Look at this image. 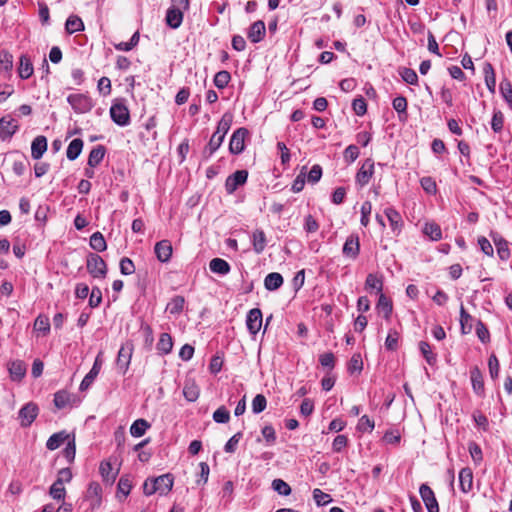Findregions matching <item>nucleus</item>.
<instances>
[{
    "label": "nucleus",
    "mask_w": 512,
    "mask_h": 512,
    "mask_svg": "<svg viewBox=\"0 0 512 512\" xmlns=\"http://www.w3.org/2000/svg\"><path fill=\"white\" fill-rule=\"evenodd\" d=\"M473 317L465 310L464 306L460 307V328L461 333L466 335L472 331L473 328Z\"/></svg>",
    "instance_id": "nucleus-33"
},
{
    "label": "nucleus",
    "mask_w": 512,
    "mask_h": 512,
    "mask_svg": "<svg viewBox=\"0 0 512 512\" xmlns=\"http://www.w3.org/2000/svg\"><path fill=\"white\" fill-rule=\"evenodd\" d=\"M18 130V125L14 119L7 120L5 117L0 119V138L5 141L10 139Z\"/></svg>",
    "instance_id": "nucleus-21"
},
{
    "label": "nucleus",
    "mask_w": 512,
    "mask_h": 512,
    "mask_svg": "<svg viewBox=\"0 0 512 512\" xmlns=\"http://www.w3.org/2000/svg\"><path fill=\"white\" fill-rule=\"evenodd\" d=\"M100 474L103 478V480L109 484H112L117 476V471H113V467L110 462H101L99 467Z\"/></svg>",
    "instance_id": "nucleus-40"
},
{
    "label": "nucleus",
    "mask_w": 512,
    "mask_h": 512,
    "mask_svg": "<svg viewBox=\"0 0 512 512\" xmlns=\"http://www.w3.org/2000/svg\"><path fill=\"white\" fill-rule=\"evenodd\" d=\"M249 131L245 127L236 129L229 142V152L234 155L241 154L245 149V138L248 136Z\"/></svg>",
    "instance_id": "nucleus-4"
},
{
    "label": "nucleus",
    "mask_w": 512,
    "mask_h": 512,
    "mask_svg": "<svg viewBox=\"0 0 512 512\" xmlns=\"http://www.w3.org/2000/svg\"><path fill=\"white\" fill-rule=\"evenodd\" d=\"M12 67L13 56L7 51H2L0 53V71L8 72Z\"/></svg>",
    "instance_id": "nucleus-59"
},
{
    "label": "nucleus",
    "mask_w": 512,
    "mask_h": 512,
    "mask_svg": "<svg viewBox=\"0 0 512 512\" xmlns=\"http://www.w3.org/2000/svg\"><path fill=\"white\" fill-rule=\"evenodd\" d=\"M231 80V75L228 71L222 70L216 73L213 82L218 89H224Z\"/></svg>",
    "instance_id": "nucleus-45"
},
{
    "label": "nucleus",
    "mask_w": 512,
    "mask_h": 512,
    "mask_svg": "<svg viewBox=\"0 0 512 512\" xmlns=\"http://www.w3.org/2000/svg\"><path fill=\"white\" fill-rule=\"evenodd\" d=\"M252 245H253V250L256 254H261L264 251V249L267 245V240H266V235L263 230L256 229L252 233Z\"/></svg>",
    "instance_id": "nucleus-27"
},
{
    "label": "nucleus",
    "mask_w": 512,
    "mask_h": 512,
    "mask_svg": "<svg viewBox=\"0 0 512 512\" xmlns=\"http://www.w3.org/2000/svg\"><path fill=\"white\" fill-rule=\"evenodd\" d=\"M105 153L106 148L103 145H97L94 147L88 156V166L91 168L98 166L102 162Z\"/></svg>",
    "instance_id": "nucleus-28"
},
{
    "label": "nucleus",
    "mask_w": 512,
    "mask_h": 512,
    "mask_svg": "<svg viewBox=\"0 0 512 512\" xmlns=\"http://www.w3.org/2000/svg\"><path fill=\"white\" fill-rule=\"evenodd\" d=\"M185 298L183 296H174L166 306V310L172 315L180 314L184 309Z\"/></svg>",
    "instance_id": "nucleus-39"
},
{
    "label": "nucleus",
    "mask_w": 512,
    "mask_h": 512,
    "mask_svg": "<svg viewBox=\"0 0 512 512\" xmlns=\"http://www.w3.org/2000/svg\"><path fill=\"white\" fill-rule=\"evenodd\" d=\"M154 252L157 259L162 262H168L172 255V245L168 240H161L155 244Z\"/></svg>",
    "instance_id": "nucleus-19"
},
{
    "label": "nucleus",
    "mask_w": 512,
    "mask_h": 512,
    "mask_svg": "<svg viewBox=\"0 0 512 512\" xmlns=\"http://www.w3.org/2000/svg\"><path fill=\"white\" fill-rule=\"evenodd\" d=\"M73 395L66 390H59L54 394V405L57 409H64L71 404Z\"/></svg>",
    "instance_id": "nucleus-34"
},
{
    "label": "nucleus",
    "mask_w": 512,
    "mask_h": 512,
    "mask_svg": "<svg viewBox=\"0 0 512 512\" xmlns=\"http://www.w3.org/2000/svg\"><path fill=\"white\" fill-rule=\"evenodd\" d=\"M419 349L429 365H434L436 363L437 356L432 352V348L428 342L421 341L419 343Z\"/></svg>",
    "instance_id": "nucleus-44"
},
{
    "label": "nucleus",
    "mask_w": 512,
    "mask_h": 512,
    "mask_svg": "<svg viewBox=\"0 0 512 512\" xmlns=\"http://www.w3.org/2000/svg\"><path fill=\"white\" fill-rule=\"evenodd\" d=\"M399 333L395 329H390L385 340V347L389 351H395L398 348Z\"/></svg>",
    "instance_id": "nucleus-49"
},
{
    "label": "nucleus",
    "mask_w": 512,
    "mask_h": 512,
    "mask_svg": "<svg viewBox=\"0 0 512 512\" xmlns=\"http://www.w3.org/2000/svg\"><path fill=\"white\" fill-rule=\"evenodd\" d=\"M87 270L94 278H105L107 275V265L103 258L98 254L91 253L87 256Z\"/></svg>",
    "instance_id": "nucleus-3"
},
{
    "label": "nucleus",
    "mask_w": 512,
    "mask_h": 512,
    "mask_svg": "<svg viewBox=\"0 0 512 512\" xmlns=\"http://www.w3.org/2000/svg\"><path fill=\"white\" fill-rule=\"evenodd\" d=\"M495 246H496V249H497V254L499 256V258L503 261L505 260H508L511 253H510V249H509V246H508V241L505 240L500 234L498 233H494L492 232L490 234Z\"/></svg>",
    "instance_id": "nucleus-17"
},
{
    "label": "nucleus",
    "mask_w": 512,
    "mask_h": 512,
    "mask_svg": "<svg viewBox=\"0 0 512 512\" xmlns=\"http://www.w3.org/2000/svg\"><path fill=\"white\" fill-rule=\"evenodd\" d=\"M34 329L47 334L50 331V321L46 316L39 315L34 322Z\"/></svg>",
    "instance_id": "nucleus-58"
},
{
    "label": "nucleus",
    "mask_w": 512,
    "mask_h": 512,
    "mask_svg": "<svg viewBox=\"0 0 512 512\" xmlns=\"http://www.w3.org/2000/svg\"><path fill=\"white\" fill-rule=\"evenodd\" d=\"M360 252V242L357 235H350L342 248V253L345 257L356 259Z\"/></svg>",
    "instance_id": "nucleus-14"
},
{
    "label": "nucleus",
    "mask_w": 512,
    "mask_h": 512,
    "mask_svg": "<svg viewBox=\"0 0 512 512\" xmlns=\"http://www.w3.org/2000/svg\"><path fill=\"white\" fill-rule=\"evenodd\" d=\"M248 172L246 170H237L229 175L225 181V190L228 194H233L239 186L247 182Z\"/></svg>",
    "instance_id": "nucleus-7"
},
{
    "label": "nucleus",
    "mask_w": 512,
    "mask_h": 512,
    "mask_svg": "<svg viewBox=\"0 0 512 512\" xmlns=\"http://www.w3.org/2000/svg\"><path fill=\"white\" fill-rule=\"evenodd\" d=\"M75 454H76L75 436L72 435V438L66 443V447L63 450V455L69 463H72L75 459Z\"/></svg>",
    "instance_id": "nucleus-55"
},
{
    "label": "nucleus",
    "mask_w": 512,
    "mask_h": 512,
    "mask_svg": "<svg viewBox=\"0 0 512 512\" xmlns=\"http://www.w3.org/2000/svg\"><path fill=\"white\" fill-rule=\"evenodd\" d=\"M173 341L168 333H162L157 343V350L160 354L166 355L172 351Z\"/></svg>",
    "instance_id": "nucleus-38"
},
{
    "label": "nucleus",
    "mask_w": 512,
    "mask_h": 512,
    "mask_svg": "<svg viewBox=\"0 0 512 512\" xmlns=\"http://www.w3.org/2000/svg\"><path fill=\"white\" fill-rule=\"evenodd\" d=\"M500 93L508 106L512 109V85L509 81H502L500 84Z\"/></svg>",
    "instance_id": "nucleus-53"
},
{
    "label": "nucleus",
    "mask_w": 512,
    "mask_h": 512,
    "mask_svg": "<svg viewBox=\"0 0 512 512\" xmlns=\"http://www.w3.org/2000/svg\"><path fill=\"white\" fill-rule=\"evenodd\" d=\"M374 165L375 164L372 158H367L363 161L355 176V182L360 188L366 186L373 177Z\"/></svg>",
    "instance_id": "nucleus-5"
},
{
    "label": "nucleus",
    "mask_w": 512,
    "mask_h": 512,
    "mask_svg": "<svg viewBox=\"0 0 512 512\" xmlns=\"http://www.w3.org/2000/svg\"><path fill=\"white\" fill-rule=\"evenodd\" d=\"M267 400L263 394H257L252 400V411L259 414L266 409Z\"/></svg>",
    "instance_id": "nucleus-52"
},
{
    "label": "nucleus",
    "mask_w": 512,
    "mask_h": 512,
    "mask_svg": "<svg viewBox=\"0 0 512 512\" xmlns=\"http://www.w3.org/2000/svg\"><path fill=\"white\" fill-rule=\"evenodd\" d=\"M272 488L282 496H288L291 494V487L282 479H274L272 481Z\"/></svg>",
    "instance_id": "nucleus-48"
},
{
    "label": "nucleus",
    "mask_w": 512,
    "mask_h": 512,
    "mask_svg": "<svg viewBox=\"0 0 512 512\" xmlns=\"http://www.w3.org/2000/svg\"><path fill=\"white\" fill-rule=\"evenodd\" d=\"M377 309L380 313H383L384 318L388 320L392 314L393 305L392 301L387 298L383 293L380 294Z\"/></svg>",
    "instance_id": "nucleus-37"
},
{
    "label": "nucleus",
    "mask_w": 512,
    "mask_h": 512,
    "mask_svg": "<svg viewBox=\"0 0 512 512\" xmlns=\"http://www.w3.org/2000/svg\"><path fill=\"white\" fill-rule=\"evenodd\" d=\"M124 99H116L110 107V117L118 126L125 127L131 122L130 112Z\"/></svg>",
    "instance_id": "nucleus-1"
},
{
    "label": "nucleus",
    "mask_w": 512,
    "mask_h": 512,
    "mask_svg": "<svg viewBox=\"0 0 512 512\" xmlns=\"http://www.w3.org/2000/svg\"><path fill=\"white\" fill-rule=\"evenodd\" d=\"M375 427V423L372 419H370L367 415H363L357 424V430L360 432H369L371 433Z\"/></svg>",
    "instance_id": "nucleus-60"
},
{
    "label": "nucleus",
    "mask_w": 512,
    "mask_h": 512,
    "mask_svg": "<svg viewBox=\"0 0 512 512\" xmlns=\"http://www.w3.org/2000/svg\"><path fill=\"white\" fill-rule=\"evenodd\" d=\"M90 246L97 252H103L107 248V244L103 234L99 231L93 233L90 237Z\"/></svg>",
    "instance_id": "nucleus-42"
},
{
    "label": "nucleus",
    "mask_w": 512,
    "mask_h": 512,
    "mask_svg": "<svg viewBox=\"0 0 512 512\" xmlns=\"http://www.w3.org/2000/svg\"><path fill=\"white\" fill-rule=\"evenodd\" d=\"M483 72H484L485 84H486L488 90L491 93H494L495 87H496V77H495V72H494V68H493L492 64L485 63Z\"/></svg>",
    "instance_id": "nucleus-36"
},
{
    "label": "nucleus",
    "mask_w": 512,
    "mask_h": 512,
    "mask_svg": "<svg viewBox=\"0 0 512 512\" xmlns=\"http://www.w3.org/2000/svg\"><path fill=\"white\" fill-rule=\"evenodd\" d=\"M133 352V345L126 343L122 345L118 351L116 365L122 374H125L129 368Z\"/></svg>",
    "instance_id": "nucleus-8"
},
{
    "label": "nucleus",
    "mask_w": 512,
    "mask_h": 512,
    "mask_svg": "<svg viewBox=\"0 0 512 512\" xmlns=\"http://www.w3.org/2000/svg\"><path fill=\"white\" fill-rule=\"evenodd\" d=\"M400 76L406 83L410 85H416L418 83V76L416 72L411 68H403L400 71Z\"/></svg>",
    "instance_id": "nucleus-63"
},
{
    "label": "nucleus",
    "mask_w": 512,
    "mask_h": 512,
    "mask_svg": "<svg viewBox=\"0 0 512 512\" xmlns=\"http://www.w3.org/2000/svg\"><path fill=\"white\" fill-rule=\"evenodd\" d=\"M153 485L157 487V493L166 495L173 487V478L170 474H164L153 479Z\"/></svg>",
    "instance_id": "nucleus-22"
},
{
    "label": "nucleus",
    "mask_w": 512,
    "mask_h": 512,
    "mask_svg": "<svg viewBox=\"0 0 512 512\" xmlns=\"http://www.w3.org/2000/svg\"><path fill=\"white\" fill-rule=\"evenodd\" d=\"M266 34V26L264 21L257 20L251 24L248 29L247 37L252 43H259Z\"/></svg>",
    "instance_id": "nucleus-15"
},
{
    "label": "nucleus",
    "mask_w": 512,
    "mask_h": 512,
    "mask_svg": "<svg viewBox=\"0 0 512 512\" xmlns=\"http://www.w3.org/2000/svg\"><path fill=\"white\" fill-rule=\"evenodd\" d=\"M352 108L356 115L363 116L367 112V104L362 96L355 98L352 102Z\"/></svg>",
    "instance_id": "nucleus-64"
},
{
    "label": "nucleus",
    "mask_w": 512,
    "mask_h": 512,
    "mask_svg": "<svg viewBox=\"0 0 512 512\" xmlns=\"http://www.w3.org/2000/svg\"><path fill=\"white\" fill-rule=\"evenodd\" d=\"M132 483L129 476H122L117 485L118 493H121L123 497H127L131 491Z\"/></svg>",
    "instance_id": "nucleus-61"
},
{
    "label": "nucleus",
    "mask_w": 512,
    "mask_h": 512,
    "mask_svg": "<svg viewBox=\"0 0 512 512\" xmlns=\"http://www.w3.org/2000/svg\"><path fill=\"white\" fill-rule=\"evenodd\" d=\"M419 493L428 512H439L438 501L433 490L427 484L420 486Z\"/></svg>",
    "instance_id": "nucleus-10"
},
{
    "label": "nucleus",
    "mask_w": 512,
    "mask_h": 512,
    "mask_svg": "<svg viewBox=\"0 0 512 512\" xmlns=\"http://www.w3.org/2000/svg\"><path fill=\"white\" fill-rule=\"evenodd\" d=\"M8 371H9L11 380L19 382L25 377L27 367H26V364L24 363V361L14 360V361L9 362Z\"/></svg>",
    "instance_id": "nucleus-18"
},
{
    "label": "nucleus",
    "mask_w": 512,
    "mask_h": 512,
    "mask_svg": "<svg viewBox=\"0 0 512 512\" xmlns=\"http://www.w3.org/2000/svg\"><path fill=\"white\" fill-rule=\"evenodd\" d=\"M65 30L68 34H73L84 30L82 19L76 15H70L65 23Z\"/></svg>",
    "instance_id": "nucleus-35"
},
{
    "label": "nucleus",
    "mask_w": 512,
    "mask_h": 512,
    "mask_svg": "<svg viewBox=\"0 0 512 512\" xmlns=\"http://www.w3.org/2000/svg\"><path fill=\"white\" fill-rule=\"evenodd\" d=\"M85 498L90 503L92 509L98 508L102 500V488L97 482H90L85 494Z\"/></svg>",
    "instance_id": "nucleus-13"
},
{
    "label": "nucleus",
    "mask_w": 512,
    "mask_h": 512,
    "mask_svg": "<svg viewBox=\"0 0 512 512\" xmlns=\"http://www.w3.org/2000/svg\"><path fill=\"white\" fill-rule=\"evenodd\" d=\"M283 281V277L280 273L272 272L265 277L264 286L269 291H275L282 286Z\"/></svg>",
    "instance_id": "nucleus-31"
},
{
    "label": "nucleus",
    "mask_w": 512,
    "mask_h": 512,
    "mask_svg": "<svg viewBox=\"0 0 512 512\" xmlns=\"http://www.w3.org/2000/svg\"><path fill=\"white\" fill-rule=\"evenodd\" d=\"M83 140L80 138L73 139L66 150V156L70 161L76 160L82 152Z\"/></svg>",
    "instance_id": "nucleus-32"
},
{
    "label": "nucleus",
    "mask_w": 512,
    "mask_h": 512,
    "mask_svg": "<svg viewBox=\"0 0 512 512\" xmlns=\"http://www.w3.org/2000/svg\"><path fill=\"white\" fill-rule=\"evenodd\" d=\"M470 378L472 383L473 391L479 395H484V381L481 370L475 366L470 370Z\"/></svg>",
    "instance_id": "nucleus-23"
},
{
    "label": "nucleus",
    "mask_w": 512,
    "mask_h": 512,
    "mask_svg": "<svg viewBox=\"0 0 512 512\" xmlns=\"http://www.w3.org/2000/svg\"><path fill=\"white\" fill-rule=\"evenodd\" d=\"M262 312L258 308L251 309L246 317L247 329L252 335H256L262 326Z\"/></svg>",
    "instance_id": "nucleus-12"
},
{
    "label": "nucleus",
    "mask_w": 512,
    "mask_h": 512,
    "mask_svg": "<svg viewBox=\"0 0 512 512\" xmlns=\"http://www.w3.org/2000/svg\"><path fill=\"white\" fill-rule=\"evenodd\" d=\"M120 272L123 275H132L135 272V265L128 257H123L119 263Z\"/></svg>",
    "instance_id": "nucleus-62"
},
{
    "label": "nucleus",
    "mask_w": 512,
    "mask_h": 512,
    "mask_svg": "<svg viewBox=\"0 0 512 512\" xmlns=\"http://www.w3.org/2000/svg\"><path fill=\"white\" fill-rule=\"evenodd\" d=\"M365 288L376 289L378 292H381L383 288V282L377 275L370 273L366 277Z\"/></svg>",
    "instance_id": "nucleus-50"
},
{
    "label": "nucleus",
    "mask_w": 512,
    "mask_h": 512,
    "mask_svg": "<svg viewBox=\"0 0 512 512\" xmlns=\"http://www.w3.org/2000/svg\"><path fill=\"white\" fill-rule=\"evenodd\" d=\"M102 366V361L100 360V355H98L94 361V364L91 368V370L85 375L82 382L80 383L79 389L81 391L87 390L92 383L94 382L95 378L98 376Z\"/></svg>",
    "instance_id": "nucleus-16"
},
{
    "label": "nucleus",
    "mask_w": 512,
    "mask_h": 512,
    "mask_svg": "<svg viewBox=\"0 0 512 512\" xmlns=\"http://www.w3.org/2000/svg\"><path fill=\"white\" fill-rule=\"evenodd\" d=\"M476 335L482 343H488L490 341L489 330L481 320H477L476 322Z\"/></svg>",
    "instance_id": "nucleus-56"
},
{
    "label": "nucleus",
    "mask_w": 512,
    "mask_h": 512,
    "mask_svg": "<svg viewBox=\"0 0 512 512\" xmlns=\"http://www.w3.org/2000/svg\"><path fill=\"white\" fill-rule=\"evenodd\" d=\"M210 270L219 275H227L230 270V264L222 258H213L209 263Z\"/></svg>",
    "instance_id": "nucleus-29"
},
{
    "label": "nucleus",
    "mask_w": 512,
    "mask_h": 512,
    "mask_svg": "<svg viewBox=\"0 0 512 512\" xmlns=\"http://www.w3.org/2000/svg\"><path fill=\"white\" fill-rule=\"evenodd\" d=\"M459 486L462 492L467 493L473 486V473L468 467L462 468L459 472Z\"/></svg>",
    "instance_id": "nucleus-26"
},
{
    "label": "nucleus",
    "mask_w": 512,
    "mask_h": 512,
    "mask_svg": "<svg viewBox=\"0 0 512 512\" xmlns=\"http://www.w3.org/2000/svg\"><path fill=\"white\" fill-rule=\"evenodd\" d=\"M47 150V139L45 136H37L31 144V156L33 159H40Z\"/></svg>",
    "instance_id": "nucleus-25"
},
{
    "label": "nucleus",
    "mask_w": 512,
    "mask_h": 512,
    "mask_svg": "<svg viewBox=\"0 0 512 512\" xmlns=\"http://www.w3.org/2000/svg\"><path fill=\"white\" fill-rule=\"evenodd\" d=\"M67 102L71 105L72 109L78 114L88 113L92 110L94 102L87 94L77 93L70 94L67 97Z\"/></svg>",
    "instance_id": "nucleus-2"
},
{
    "label": "nucleus",
    "mask_w": 512,
    "mask_h": 512,
    "mask_svg": "<svg viewBox=\"0 0 512 512\" xmlns=\"http://www.w3.org/2000/svg\"><path fill=\"white\" fill-rule=\"evenodd\" d=\"M359 154V148L356 145L351 144L345 148L343 157L348 164H351L359 157Z\"/></svg>",
    "instance_id": "nucleus-57"
},
{
    "label": "nucleus",
    "mask_w": 512,
    "mask_h": 512,
    "mask_svg": "<svg viewBox=\"0 0 512 512\" xmlns=\"http://www.w3.org/2000/svg\"><path fill=\"white\" fill-rule=\"evenodd\" d=\"M49 495L57 501H63L66 496V489L63 484L59 485L58 482H54L49 489Z\"/></svg>",
    "instance_id": "nucleus-47"
},
{
    "label": "nucleus",
    "mask_w": 512,
    "mask_h": 512,
    "mask_svg": "<svg viewBox=\"0 0 512 512\" xmlns=\"http://www.w3.org/2000/svg\"><path fill=\"white\" fill-rule=\"evenodd\" d=\"M188 9H180L174 5H171L166 12L165 22L171 29H177L183 22L184 12Z\"/></svg>",
    "instance_id": "nucleus-9"
},
{
    "label": "nucleus",
    "mask_w": 512,
    "mask_h": 512,
    "mask_svg": "<svg viewBox=\"0 0 512 512\" xmlns=\"http://www.w3.org/2000/svg\"><path fill=\"white\" fill-rule=\"evenodd\" d=\"M233 121V116L229 113L223 114L222 118L218 122L217 129L213 133L215 135H218L221 139L224 140L227 132L229 131L231 124Z\"/></svg>",
    "instance_id": "nucleus-30"
},
{
    "label": "nucleus",
    "mask_w": 512,
    "mask_h": 512,
    "mask_svg": "<svg viewBox=\"0 0 512 512\" xmlns=\"http://www.w3.org/2000/svg\"><path fill=\"white\" fill-rule=\"evenodd\" d=\"M199 388L194 382H186L183 388V395L189 402H194L199 397Z\"/></svg>",
    "instance_id": "nucleus-43"
},
{
    "label": "nucleus",
    "mask_w": 512,
    "mask_h": 512,
    "mask_svg": "<svg viewBox=\"0 0 512 512\" xmlns=\"http://www.w3.org/2000/svg\"><path fill=\"white\" fill-rule=\"evenodd\" d=\"M504 126V115L500 110L494 111L492 120H491V128L495 133H500L503 130Z\"/></svg>",
    "instance_id": "nucleus-51"
},
{
    "label": "nucleus",
    "mask_w": 512,
    "mask_h": 512,
    "mask_svg": "<svg viewBox=\"0 0 512 512\" xmlns=\"http://www.w3.org/2000/svg\"><path fill=\"white\" fill-rule=\"evenodd\" d=\"M213 420L216 423L225 424L230 420V412L225 406H220L213 413Z\"/></svg>",
    "instance_id": "nucleus-54"
},
{
    "label": "nucleus",
    "mask_w": 512,
    "mask_h": 512,
    "mask_svg": "<svg viewBox=\"0 0 512 512\" xmlns=\"http://www.w3.org/2000/svg\"><path fill=\"white\" fill-rule=\"evenodd\" d=\"M34 68L30 57L23 54L19 58L18 74L21 79H28L33 75Z\"/></svg>",
    "instance_id": "nucleus-24"
},
{
    "label": "nucleus",
    "mask_w": 512,
    "mask_h": 512,
    "mask_svg": "<svg viewBox=\"0 0 512 512\" xmlns=\"http://www.w3.org/2000/svg\"><path fill=\"white\" fill-rule=\"evenodd\" d=\"M384 214L389 221L390 228L395 235H399L404 226V222L400 213L393 207L384 209Z\"/></svg>",
    "instance_id": "nucleus-11"
},
{
    "label": "nucleus",
    "mask_w": 512,
    "mask_h": 512,
    "mask_svg": "<svg viewBox=\"0 0 512 512\" xmlns=\"http://www.w3.org/2000/svg\"><path fill=\"white\" fill-rule=\"evenodd\" d=\"M39 414L38 405L34 402L26 403L18 413L21 427H29Z\"/></svg>",
    "instance_id": "nucleus-6"
},
{
    "label": "nucleus",
    "mask_w": 512,
    "mask_h": 512,
    "mask_svg": "<svg viewBox=\"0 0 512 512\" xmlns=\"http://www.w3.org/2000/svg\"><path fill=\"white\" fill-rule=\"evenodd\" d=\"M150 428V424L145 419L135 420L130 427V434L133 437H141L145 434L146 430Z\"/></svg>",
    "instance_id": "nucleus-41"
},
{
    "label": "nucleus",
    "mask_w": 512,
    "mask_h": 512,
    "mask_svg": "<svg viewBox=\"0 0 512 512\" xmlns=\"http://www.w3.org/2000/svg\"><path fill=\"white\" fill-rule=\"evenodd\" d=\"M423 232L434 241L440 240L442 238L441 228L436 223L425 224Z\"/></svg>",
    "instance_id": "nucleus-46"
},
{
    "label": "nucleus",
    "mask_w": 512,
    "mask_h": 512,
    "mask_svg": "<svg viewBox=\"0 0 512 512\" xmlns=\"http://www.w3.org/2000/svg\"><path fill=\"white\" fill-rule=\"evenodd\" d=\"M71 438H72V435H70L65 430L54 433L48 438V440L46 442V448L50 451H54V450L58 449L65 442L67 443Z\"/></svg>",
    "instance_id": "nucleus-20"
}]
</instances>
